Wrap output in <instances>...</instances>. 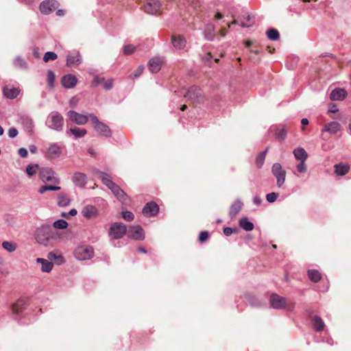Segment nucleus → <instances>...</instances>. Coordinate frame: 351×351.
Instances as JSON below:
<instances>
[{"label":"nucleus","instance_id":"obj_10","mask_svg":"<svg viewBox=\"0 0 351 351\" xmlns=\"http://www.w3.org/2000/svg\"><path fill=\"white\" fill-rule=\"evenodd\" d=\"M39 176L40 180L44 182H51L59 184L60 179L56 176V173L51 168L45 167L40 170Z\"/></svg>","mask_w":351,"mask_h":351},{"label":"nucleus","instance_id":"obj_24","mask_svg":"<svg viewBox=\"0 0 351 351\" xmlns=\"http://www.w3.org/2000/svg\"><path fill=\"white\" fill-rule=\"evenodd\" d=\"M173 46L177 49H182L186 47V39L180 35H173L171 36Z\"/></svg>","mask_w":351,"mask_h":351},{"label":"nucleus","instance_id":"obj_29","mask_svg":"<svg viewBox=\"0 0 351 351\" xmlns=\"http://www.w3.org/2000/svg\"><path fill=\"white\" fill-rule=\"evenodd\" d=\"M340 128V124L337 121H331L324 126L322 132H326L331 134H335Z\"/></svg>","mask_w":351,"mask_h":351},{"label":"nucleus","instance_id":"obj_62","mask_svg":"<svg viewBox=\"0 0 351 351\" xmlns=\"http://www.w3.org/2000/svg\"><path fill=\"white\" fill-rule=\"evenodd\" d=\"M77 210L75 209V208H73V209L70 210L68 213H64L63 216L64 217H67L69 215H70V216H75V215H77Z\"/></svg>","mask_w":351,"mask_h":351},{"label":"nucleus","instance_id":"obj_57","mask_svg":"<svg viewBox=\"0 0 351 351\" xmlns=\"http://www.w3.org/2000/svg\"><path fill=\"white\" fill-rule=\"evenodd\" d=\"M18 130H16V128L14 127L9 128L8 132V136L11 138H15L18 135Z\"/></svg>","mask_w":351,"mask_h":351},{"label":"nucleus","instance_id":"obj_34","mask_svg":"<svg viewBox=\"0 0 351 351\" xmlns=\"http://www.w3.org/2000/svg\"><path fill=\"white\" fill-rule=\"evenodd\" d=\"M350 169V167L347 164L339 163L335 165V172L338 176L346 175Z\"/></svg>","mask_w":351,"mask_h":351},{"label":"nucleus","instance_id":"obj_14","mask_svg":"<svg viewBox=\"0 0 351 351\" xmlns=\"http://www.w3.org/2000/svg\"><path fill=\"white\" fill-rule=\"evenodd\" d=\"M82 62V57L78 51H72L66 56L68 66H77Z\"/></svg>","mask_w":351,"mask_h":351},{"label":"nucleus","instance_id":"obj_20","mask_svg":"<svg viewBox=\"0 0 351 351\" xmlns=\"http://www.w3.org/2000/svg\"><path fill=\"white\" fill-rule=\"evenodd\" d=\"M20 89L16 87L5 86L3 88V94L5 97L9 99L16 98L20 94Z\"/></svg>","mask_w":351,"mask_h":351},{"label":"nucleus","instance_id":"obj_40","mask_svg":"<svg viewBox=\"0 0 351 351\" xmlns=\"http://www.w3.org/2000/svg\"><path fill=\"white\" fill-rule=\"evenodd\" d=\"M47 258L50 261H56L58 265H60L63 263L64 258L61 255H58L54 252H50L47 254Z\"/></svg>","mask_w":351,"mask_h":351},{"label":"nucleus","instance_id":"obj_42","mask_svg":"<svg viewBox=\"0 0 351 351\" xmlns=\"http://www.w3.org/2000/svg\"><path fill=\"white\" fill-rule=\"evenodd\" d=\"M53 226L56 229H65L68 226V223L64 219H58L53 222Z\"/></svg>","mask_w":351,"mask_h":351},{"label":"nucleus","instance_id":"obj_35","mask_svg":"<svg viewBox=\"0 0 351 351\" xmlns=\"http://www.w3.org/2000/svg\"><path fill=\"white\" fill-rule=\"evenodd\" d=\"M215 27L211 23H208L205 26L204 30V38L206 40H212L215 37Z\"/></svg>","mask_w":351,"mask_h":351},{"label":"nucleus","instance_id":"obj_7","mask_svg":"<svg viewBox=\"0 0 351 351\" xmlns=\"http://www.w3.org/2000/svg\"><path fill=\"white\" fill-rule=\"evenodd\" d=\"M271 173L276 179V186L282 187L286 180V171L279 162L274 163L271 167Z\"/></svg>","mask_w":351,"mask_h":351},{"label":"nucleus","instance_id":"obj_38","mask_svg":"<svg viewBox=\"0 0 351 351\" xmlns=\"http://www.w3.org/2000/svg\"><path fill=\"white\" fill-rule=\"evenodd\" d=\"M308 276L309 279L314 282H319L322 278L321 274L316 269L308 270Z\"/></svg>","mask_w":351,"mask_h":351},{"label":"nucleus","instance_id":"obj_43","mask_svg":"<svg viewBox=\"0 0 351 351\" xmlns=\"http://www.w3.org/2000/svg\"><path fill=\"white\" fill-rule=\"evenodd\" d=\"M60 189V187L58 186L43 185L38 189V193L43 194L47 191H58Z\"/></svg>","mask_w":351,"mask_h":351},{"label":"nucleus","instance_id":"obj_32","mask_svg":"<svg viewBox=\"0 0 351 351\" xmlns=\"http://www.w3.org/2000/svg\"><path fill=\"white\" fill-rule=\"evenodd\" d=\"M13 66L21 70H27L29 66L27 62L21 56L14 58L12 61Z\"/></svg>","mask_w":351,"mask_h":351},{"label":"nucleus","instance_id":"obj_22","mask_svg":"<svg viewBox=\"0 0 351 351\" xmlns=\"http://www.w3.org/2000/svg\"><path fill=\"white\" fill-rule=\"evenodd\" d=\"M72 180L75 186L83 188L87 183V177L83 173L75 172L73 176Z\"/></svg>","mask_w":351,"mask_h":351},{"label":"nucleus","instance_id":"obj_39","mask_svg":"<svg viewBox=\"0 0 351 351\" xmlns=\"http://www.w3.org/2000/svg\"><path fill=\"white\" fill-rule=\"evenodd\" d=\"M269 148L267 147L264 151L259 153V154L256 158V165L258 168H261L265 161L266 154L268 152Z\"/></svg>","mask_w":351,"mask_h":351},{"label":"nucleus","instance_id":"obj_59","mask_svg":"<svg viewBox=\"0 0 351 351\" xmlns=\"http://www.w3.org/2000/svg\"><path fill=\"white\" fill-rule=\"evenodd\" d=\"M251 20V16L250 15H247L246 16V19H245V21H241L239 25L242 27H250L251 26V23H249V21Z\"/></svg>","mask_w":351,"mask_h":351},{"label":"nucleus","instance_id":"obj_30","mask_svg":"<svg viewBox=\"0 0 351 351\" xmlns=\"http://www.w3.org/2000/svg\"><path fill=\"white\" fill-rule=\"evenodd\" d=\"M293 154L295 160L299 162L306 161L308 156L306 151L302 147H298L294 149Z\"/></svg>","mask_w":351,"mask_h":351},{"label":"nucleus","instance_id":"obj_12","mask_svg":"<svg viewBox=\"0 0 351 351\" xmlns=\"http://www.w3.org/2000/svg\"><path fill=\"white\" fill-rule=\"evenodd\" d=\"M269 304L274 309H282L287 307V299L276 293H272L269 297Z\"/></svg>","mask_w":351,"mask_h":351},{"label":"nucleus","instance_id":"obj_11","mask_svg":"<svg viewBox=\"0 0 351 351\" xmlns=\"http://www.w3.org/2000/svg\"><path fill=\"white\" fill-rule=\"evenodd\" d=\"M94 254L93 247H79L75 251V256L77 259L80 261H85L90 259Z\"/></svg>","mask_w":351,"mask_h":351},{"label":"nucleus","instance_id":"obj_25","mask_svg":"<svg viewBox=\"0 0 351 351\" xmlns=\"http://www.w3.org/2000/svg\"><path fill=\"white\" fill-rule=\"evenodd\" d=\"M20 121L25 131L29 132L33 130L34 124L33 119L30 117L23 115L20 118Z\"/></svg>","mask_w":351,"mask_h":351},{"label":"nucleus","instance_id":"obj_44","mask_svg":"<svg viewBox=\"0 0 351 351\" xmlns=\"http://www.w3.org/2000/svg\"><path fill=\"white\" fill-rule=\"evenodd\" d=\"M275 135L278 141H282L287 137V130L284 128H278Z\"/></svg>","mask_w":351,"mask_h":351},{"label":"nucleus","instance_id":"obj_3","mask_svg":"<svg viewBox=\"0 0 351 351\" xmlns=\"http://www.w3.org/2000/svg\"><path fill=\"white\" fill-rule=\"evenodd\" d=\"M45 124L51 130L61 132L63 130L64 118L60 113L53 111L47 116Z\"/></svg>","mask_w":351,"mask_h":351},{"label":"nucleus","instance_id":"obj_49","mask_svg":"<svg viewBox=\"0 0 351 351\" xmlns=\"http://www.w3.org/2000/svg\"><path fill=\"white\" fill-rule=\"evenodd\" d=\"M38 168V165L36 164L34 165H27L25 169L26 173L29 176H32L36 174V169Z\"/></svg>","mask_w":351,"mask_h":351},{"label":"nucleus","instance_id":"obj_13","mask_svg":"<svg viewBox=\"0 0 351 351\" xmlns=\"http://www.w3.org/2000/svg\"><path fill=\"white\" fill-rule=\"evenodd\" d=\"M202 90L195 86L190 87L186 95H184L185 97L194 102H199L202 99Z\"/></svg>","mask_w":351,"mask_h":351},{"label":"nucleus","instance_id":"obj_48","mask_svg":"<svg viewBox=\"0 0 351 351\" xmlns=\"http://www.w3.org/2000/svg\"><path fill=\"white\" fill-rule=\"evenodd\" d=\"M104 77L96 75L94 76V78L91 82V86L96 87L98 85L103 84L104 82Z\"/></svg>","mask_w":351,"mask_h":351},{"label":"nucleus","instance_id":"obj_33","mask_svg":"<svg viewBox=\"0 0 351 351\" xmlns=\"http://www.w3.org/2000/svg\"><path fill=\"white\" fill-rule=\"evenodd\" d=\"M239 225L245 231H252L254 228V223L246 217H242L239 219Z\"/></svg>","mask_w":351,"mask_h":351},{"label":"nucleus","instance_id":"obj_21","mask_svg":"<svg viewBox=\"0 0 351 351\" xmlns=\"http://www.w3.org/2000/svg\"><path fill=\"white\" fill-rule=\"evenodd\" d=\"M159 210V207L155 202H149L145 204L143 209V213L147 217L156 215Z\"/></svg>","mask_w":351,"mask_h":351},{"label":"nucleus","instance_id":"obj_58","mask_svg":"<svg viewBox=\"0 0 351 351\" xmlns=\"http://www.w3.org/2000/svg\"><path fill=\"white\" fill-rule=\"evenodd\" d=\"M113 87V80L112 79L108 80V81L104 82V88L106 90H109L112 89Z\"/></svg>","mask_w":351,"mask_h":351},{"label":"nucleus","instance_id":"obj_31","mask_svg":"<svg viewBox=\"0 0 351 351\" xmlns=\"http://www.w3.org/2000/svg\"><path fill=\"white\" fill-rule=\"evenodd\" d=\"M66 134H73L74 136V138L77 139L84 137L87 134V131L85 129L74 127L67 130Z\"/></svg>","mask_w":351,"mask_h":351},{"label":"nucleus","instance_id":"obj_9","mask_svg":"<svg viewBox=\"0 0 351 351\" xmlns=\"http://www.w3.org/2000/svg\"><path fill=\"white\" fill-rule=\"evenodd\" d=\"M90 113H79L75 110H69L67 112V117L70 119V120L80 125H84L87 123L89 117L88 114Z\"/></svg>","mask_w":351,"mask_h":351},{"label":"nucleus","instance_id":"obj_15","mask_svg":"<svg viewBox=\"0 0 351 351\" xmlns=\"http://www.w3.org/2000/svg\"><path fill=\"white\" fill-rule=\"evenodd\" d=\"M58 3L54 0H45L40 4V10L44 14H49L58 8Z\"/></svg>","mask_w":351,"mask_h":351},{"label":"nucleus","instance_id":"obj_4","mask_svg":"<svg viewBox=\"0 0 351 351\" xmlns=\"http://www.w3.org/2000/svg\"><path fill=\"white\" fill-rule=\"evenodd\" d=\"M88 117L93 123L94 129L100 136L106 138H109L112 136V131L108 125L105 123L100 121L94 114H89Z\"/></svg>","mask_w":351,"mask_h":351},{"label":"nucleus","instance_id":"obj_1","mask_svg":"<svg viewBox=\"0 0 351 351\" xmlns=\"http://www.w3.org/2000/svg\"><path fill=\"white\" fill-rule=\"evenodd\" d=\"M58 238V234L48 225L41 226L35 232L36 241L45 246H53Z\"/></svg>","mask_w":351,"mask_h":351},{"label":"nucleus","instance_id":"obj_64","mask_svg":"<svg viewBox=\"0 0 351 351\" xmlns=\"http://www.w3.org/2000/svg\"><path fill=\"white\" fill-rule=\"evenodd\" d=\"M37 150V148L35 145H31L29 147V151L32 152V153H35Z\"/></svg>","mask_w":351,"mask_h":351},{"label":"nucleus","instance_id":"obj_52","mask_svg":"<svg viewBox=\"0 0 351 351\" xmlns=\"http://www.w3.org/2000/svg\"><path fill=\"white\" fill-rule=\"evenodd\" d=\"M278 194L275 192H271L266 195V199L269 203H274L276 201Z\"/></svg>","mask_w":351,"mask_h":351},{"label":"nucleus","instance_id":"obj_53","mask_svg":"<svg viewBox=\"0 0 351 351\" xmlns=\"http://www.w3.org/2000/svg\"><path fill=\"white\" fill-rule=\"evenodd\" d=\"M297 171L299 173H305L307 171V167L305 161H301L296 166Z\"/></svg>","mask_w":351,"mask_h":351},{"label":"nucleus","instance_id":"obj_2","mask_svg":"<svg viewBox=\"0 0 351 351\" xmlns=\"http://www.w3.org/2000/svg\"><path fill=\"white\" fill-rule=\"evenodd\" d=\"M99 178L101 180L104 184H105L116 197L121 202L126 200L127 195L125 192L111 179L110 176L104 172H99Z\"/></svg>","mask_w":351,"mask_h":351},{"label":"nucleus","instance_id":"obj_17","mask_svg":"<svg viewBox=\"0 0 351 351\" xmlns=\"http://www.w3.org/2000/svg\"><path fill=\"white\" fill-rule=\"evenodd\" d=\"M164 60V57L159 56L150 59L148 63V68L149 71L153 73H158L160 70Z\"/></svg>","mask_w":351,"mask_h":351},{"label":"nucleus","instance_id":"obj_26","mask_svg":"<svg viewBox=\"0 0 351 351\" xmlns=\"http://www.w3.org/2000/svg\"><path fill=\"white\" fill-rule=\"evenodd\" d=\"M311 324L313 328L317 331L320 332L324 329L325 324L323 319L318 315H314L311 319Z\"/></svg>","mask_w":351,"mask_h":351},{"label":"nucleus","instance_id":"obj_16","mask_svg":"<svg viewBox=\"0 0 351 351\" xmlns=\"http://www.w3.org/2000/svg\"><path fill=\"white\" fill-rule=\"evenodd\" d=\"M62 149L60 146L56 143H51L46 152L45 156L48 159L53 160L60 156Z\"/></svg>","mask_w":351,"mask_h":351},{"label":"nucleus","instance_id":"obj_41","mask_svg":"<svg viewBox=\"0 0 351 351\" xmlns=\"http://www.w3.org/2000/svg\"><path fill=\"white\" fill-rule=\"evenodd\" d=\"M267 36L271 40H277L279 38V32L276 29L269 28L267 32Z\"/></svg>","mask_w":351,"mask_h":351},{"label":"nucleus","instance_id":"obj_19","mask_svg":"<svg viewBox=\"0 0 351 351\" xmlns=\"http://www.w3.org/2000/svg\"><path fill=\"white\" fill-rule=\"evenodd\" d=\"M61 82L64 88H72L76 86L77 79L72 74H66L62 77Z\"/></svg>","mask_w":351,"mask_h":351},{"label":"nucleus","instance_id":"obj_5","mask_svg":"<svg viewBox=\"0 0 351 351\" xmlns=\"http://www.w3.org/2000/svg\"><path fill=\"white\" fill-rule=\"evenodd\" d=\"M127 226L123 223L114 222L110 225L108 235L111 239H121L127 232Z\"/></svg>","mask_w":351,"mask_h":351},{"label":"nucleus","instance_id":"obj_63","mask_svg":"<svg viewBox=\"0 0 351 351\" xmlns=\"http://www.w3.org/2000/svg\"><path fill=\"white\" fill-rule=\"evenodd\" d=\"M308 123H309V121H308V119H306V118H303V119H302V120H301V123H302L303 125H308Z\"/></svg>","mask_w":351,"mask_h":351},{"label":"nucleus","instance_id":"obj_55","mask_svg":"<svg viewBox=\"0 0 351 351\" xmlns=\"http://www.w3.org/2000/svg\"><path fill=\"white\" fill-rule=\"evenodd\" d=\"M144 70V66L143 65H139L137 69L131 75V77L133 78H136L139 77Z\"/></svg>","mask_w":351,"mask_h":351},{"label":"nucleus","instance_id":"obj_37","mask_svg":"<svg viewBox=\"0 0 351 351\" xmlns=\"http://www.w3.org/2000/svg\"><path fill=\"white\" fill-rule=\"evenodd\" d=\"M70 199L65 193H60L58 197V205L61 207L67 206L70 204Z\"/></svg>","mask_w":351,"mask_h":351},{"label":"nucleus","instance_id":"obj_54","mask_svg":"<svg viewBox=\"0 0 351 351\" xmlns=\"http://www.w3.org/2000/svg\"><path fill=\"white\" fill-rule=\"evenodd\" d=\"M209 237V234L207 231H202L199 235V241L200 243L205 242Z\"/></svg>","mask_w":351,"mask_h":351},{"label":"nucleus","instance_id":"obj_56","mask_svg":"<svg viewBox=\"0 0 351 351\" xmlns=\"http://www.w3.org/2000/svg\"><path fill=\"white\" fill-rule=\"evenodd\" d=\"M238 230L237 228H232L230 227H226L223 228V234L226 237L230 236L233 232H237Z\"/></svg>","mask_w":351,"mask_h":351},{"label":"nucleus","instance_id":"obj_60","mask_svg":"<svg viewBox=\"0 0 351 351\" xmlns=\"http://www.w3.org/2000/svg\"><path fill=\"white\" fill-rule=\"evenodd\" d=\"M18 154L21 158H26L28 155V152H27V149H25L24 147H21L18 149Z\"/></svg>","mask_w":351,"mask_h":351},{"label":"nucleus","instance_id":"obj_27","mask_svg":"<svg viewBox=\"0 0 351 351\" xmlns=\"http://www.w3.org/2000/svg\"><path fill=\"white\" fill-rule=\"evenodd\" d=\"M243 204L240 199L234 201L230 208L229 215L230 218H234L241 210Z\"/></svg>","mask_w":351,"mask_h":351},{"label":"nucleus","instance_id":"obj_23","mask_svg":"<svg viewBox=\"0 0 351 351\" xmlns=\"http://www.w3.org/2000/svg\"><path fill=\"white\" fill-rule=\"evenodd\" d=\"M82 215L86 219H93L98 215V210L92 205H87L82 210Z\"/></svg>","mask_w":351,"mask_h":351},{"label":"nucleus","instance_id":"obj_61","mask_svg":"<svg viewBox=\"0 0 351 351\" xmlns=\"http://www.w3.org/2000/svg\"><path fill=\"white\" fill-rule=\"evenodd\" d=\"M262 199L258 195H254L253 197V203L256 206H258L262 204Z\"/></svg>","mask_w":351,"mask_h":351},{"label":"nucleus","instance_id":"obj_47","mask_svg":"<svg viewBox=\"0 0 351 351\" xmlns=\"http://www.w3.org/2000/svg\"><path fill=\"white\" fill-rule=\"evenodd\" d=\"M58 58V55L53 51H47L43 57V60L45 62H48L49 60H55Z\"/></svg>","mask_w":351,"mask_h":351},{"label":"nucleus","instance_id":"obj_51","mask_svg":"<svg viewBox=\"0 0 351 351\" xmlns=\"http://www.w3.org/2000/svg\"><path fill=\"white\" fill-rule=\"evenodd\" d=\"M55 75L51 70L47 71V82L49 86L53 87L54 86Z\"/></svg>","mask_w":351,"mask_h":351},{"label":"nucleus","instance_id":"obj_36","mask_svg":"<svg viewBox=\"0 0 351 351\" xmlns=\"http://www.w3.org/2000/svg\"><path fill=\"white\" fill-rule=\"evenodd\" d=\"M36 261L41 263V271L43 272H49L53 268V263L45 258H38Z\"/></svg>","mask_w":351,"mask_h":351},{"label":"nucleus","instance_id":"obj_46","mask_svg":"<svg viewBox=\"0 0 351 351\" xmlns=\"http://www.w3.org/2000/svg\"><path fill=\"white\" fill-rule=\"evenodd\" d=\"M136 49V47L133 45H126L123 47V55L128 56L132 54Z\"/></svg>","mask_w":351,"mask_h":351},{"label":"nucleus","instance_id":"obj_8","mask_svg":"<svg viewBox=\"0 0 351 351\" xmlns=\"http://www.w3.org/2000/svg\"><path fill=\"white\" fill-rule=\"evenodd\" d=\"M126 234L128 238L136 241H143L145 238L144 230L139 225L130 226L127 228Z\"/></svg>","mask_w":351,"mask_h":351},{"label":"nucleus","instance_id":"obj_28","mask_svg":"<svg viewBox=\"0 0 351 351\" xmlns=\"http://www.w3.org/2000/svg\"><path fill=\"white\" fill-rule=\"evenodd\" d=\"M347 95V92L343 88H335L330 95V98L333 101L343 100Z\"/></svg>","mask_w":351,"mask_h":351},{"label":"nucleus","instance_id":"obj_6","mask_svg":"<svg viewBox=\"0 0 351 351\" xmlns=\"http://www.w3.org/2000/svg\"><path fill=\"white\" fill-rule=\"evenodd\" d=\"M27 306V300L24 298H19L11 305L12 315L15 319H19L23 317V313Z\"/></svg>","mask_w":351,"mask_h":351},{"label":"nucleus","instance_id":"obj_18","mask_svg":"<svg viewBox=\"0 0 351 351\" xmlns=\"http://www.w3.org/2000/svg\"><path fill=\"white\" fill-rule=\"evenodd\" d=\"M160 5L161 4L158 0H147L143 9L147 14H155L158 12Z\"/></svg>","mask_w":351,"mask_h":351},{"label":"nucleus","instance_id":"obj_50","mask_svg":"<svg viewBox=\"0 0 351 351\" xmlns=\"http://www.w3.org/2000/svg\"><path fill=\"white\" fill-rule=\"evenodd\" d=\"M121 215L127 221H132L134 218V214L128 210L122 211Z\"/></svg>","mask_w":351,"mask_h":351},{"label":"nucleus","instance_id":"obj_45","mask_svg":"<svg viewBox=\"0 0 351 351\" xmlns=\"http://www.w3.org/2000/svg\"><path fill=\"white\" fill-rule=\"evenodd\" d=\"M2 247L8 252H13L16 250V245L10 241H3Z\"/></svg>","mask_w":351,"mask_h":351}]
</instances>
